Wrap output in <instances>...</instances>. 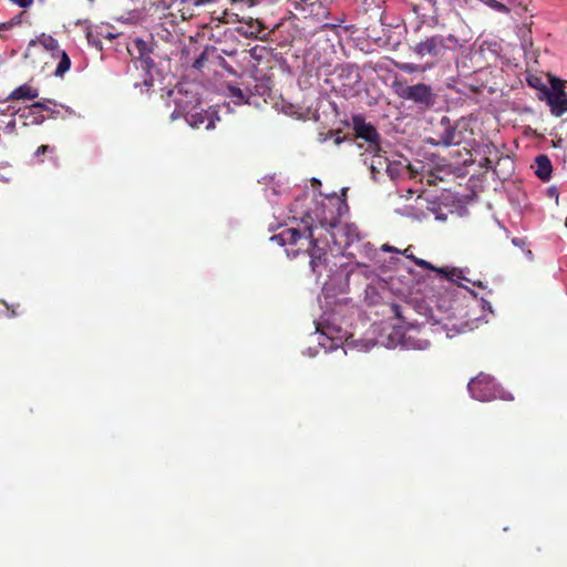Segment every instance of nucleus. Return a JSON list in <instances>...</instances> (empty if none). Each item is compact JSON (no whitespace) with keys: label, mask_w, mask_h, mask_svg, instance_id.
<instances>
[{"label":"nucleus","mask_w":567,"mask_h":567,"mask_svg":"<svg viewBox=\"0 0 567 567\" xmlns=\"http://www.w3.org/2000/svg\"><path fill=\"white\" fill-rule=\"evenodd\" d=\"M89 1H90L91 3H93V2H94V0H89Z\"/></svg>","instance_id":"57"},{"label":"nucleus","mask_w":567,"mask_h":567,"mask_svg":"<svg viewBox=\"0 0 567 567\" xmlns=\"http://www.w3.org/2000/svg\"><path fill=\"white\" fill-rule=\"evenodd\" d=\"M86 38H87V42L91 45H93L100 50L102 49V41L99 39L97 35H94L92 32H87Z\"/></svg>","instance_id":"30"},{"label":"nucleus","mask_w":567,"mask_h":567,"mask_svg":"<svg viewBox=\"0 0 567 567\" xmlns=\"http://www.w3.org/2000/svg\"><path fill=\"white\" fill-rule=\"evenodd\" d=\"M271 194H272V195H277V190H276V188H275V187H271Z\"/></svg>","instance_id":"52"},{"label":"nucleus","mask_w":567,"mask_h":567,"mask_svg":"<svg viewBox=\"0 0 567 567\" xmlns=\"http://www.w3.org/2000/svg\"><path fill=\"white\" fill-rule=\"evenodd\" d=\"M297 2H301V6H303V7H308V3H311V1H310V0H295V1H293V6H295Z\"/></svg>","instance_id":"47"},{"label":"nucleus","mask_w":567,"mask_h":567,"mask_svg":"<svg viewBox=\"0 0 567 567\" xmlns=\"http://www.w3.org/2000/svg\"><path fill=\"white\" fill-rule=\"evenodd\" d=\"M241 25L236 28V32L246 38V39H255L265 41L268 38V33L266 31V25L259 19H254L251 17H243L238 20Z\"/></svg>","instance_id":"9"},{"label":"nucleus","mask_w":567,"mask_h":567,"mask_svg":"<svg viewBox=\"0 0 567 567\" xmlns=\"http://www.w3.org/2000/svg\"><path fill=\"white\" fill-rule=\"evenodd\" d=\"M227 93L226 95L231 99L234 104L240 105L249 102V96L245 94V92L235 86V85H227Z\"/></svg>","instance_id":"22"},{"label":"nucleus","mask_w":567,"mask_h":567,"mask_svg":"<svg viewBox=\"0 0 567 567\" xmlns=\"http://www.w3.org/2000/svg\"><path fill=\"white\" fill-rule=\"evenodd\" d=\"M295 9L306 13L305 18H311L317 22L327 19L330 14L329 9L319 1L308 3V7L301 6V2L295 4Z\"/></svg>","instance_id":"12"},{"label":"nucleus","mask_w":567,"mask_h":567,"mask_svg":"<svg viewBox=\"0 0 567 567\" xmlns=\"http://www.w3.org/2000/svg\"><path fill=\"white\" fill-rule=\"evenodd\" d=\"M312 183H313V184H320V181H319V179H317V178H312Z\"/></svg>","instance_id":"51"},{"label":"nucleus","mask_w":567,"mask_h":567,"mask_svg":"<svg viewBox=\"0 0 567 567\" xmlns=\"http://www.w3.org/2000/svg\"><path fill=\"white\" fill-rule=\"evenodd\" d=\"M65 110H66L69 113H72V110H71L69 106H65Z\"/></svg>","instance_id":"53"},{"label":"nucleus","mask_w":567,"mask_h":567,"mask_svg":"<svg viewBox=\"0 0 567 567\" xmlns=\"http://www.w3.org/2000/svg\"><path fill=\"white\" fill-rule=\"evenodd\" d=\"M153 78L150 73H146V78L144 79L143 83H135V87L141 86L142 92H147L153 86Z\"/></svg>","instance_id":"28"},{"label":"nucleus","mask_w":567,"mask_h":567,"mask_svg":"<svg viewBox=\"0 0 567 567\" xmlns=\"http://www.w3.org/2000/svg\"><path fill=\"white\" fill-rule=\"evenodd\" d=\"M134 45L137 50L142 69L145 70L146 73H150V71L155 66V62L151 56L153 51L152 45L140 38L135 39Z\"/></svg>","instance_id":"14"},{"label":"nucleus","mask_w":567,"mask_h":567,"mask_svg":"<svg viewBox=\"0 0 567 567\" xmlns=\"http://www.w3.org/2000/svg\"><path fill=\"white\" fill-rule=\"evenodd\" d=\"M484 3L488 8L493 9V10H495L497 12H501V13H504V14H508L511 12V9L506 4H504V3H502V2H499L497 0H484Z\"/></svg>","instance_id":"27"},{"label":"nucleus","mask_w":567,"mask_h":567,"mask_svg":"<svg viewBox=\"0 0 567 567\" xmlns=\"http://www.w3.org/2000/svg\"><path fill=\"white\" fill-rule=\"evenodd\" d=\"M535 165H536V169H535L536 176L544 182L549 181L551 177V172H553V166H551V162H550L549 157L545 154L537 155L535 157Z\"/></svg>","instance_id":"16"},{"label":"nucleus","mask_w":567,"mask_h":567,"mask_svg":"<svg viewBox=\"0 0 567 567\" xmlns=\"http://www.w3.org/2000/svg\"><path fill=\"white\" fill-rule=\"evenodd\" d=\"M549 196H554L556 198V202H558V192L556 188L551 187L548 189Z\"/></svg>","instance_id":"45"},{"label":"nucleus","mask_w":567,"mask_h":567,"mask_svg":"<svg viewBox=\"0 0 567 567\" xmlns=\"http://www.w3.org/2000/svg\"><path fill=\"white\" fill-rule=\"evenodd\" d=\"M457 44V38L452 34H436L416 43L413 47V51L420 58L425 55L440 56L443 55L446 50L454 49Z\"/></svg>","instance_id":"5"},{"label":"nucleus","mask_w":567,"mask_h":567,"mask_svg":"<svg viewBox=\"0 0 567 567\" xmlns=\"http://www.w3.org/2000/svg\"><path fill=\"white\" fill-rule=\"evenodd\" d=\"M402 346L405 348H413L417 350H424L429 348L430 342L427 340H413L411 337H403L401 341Z\"/></svg>","instance_id":"25"},{"label":"nucleus","mask_w":567,"mask_h":567,"mask_svg":"<svg viewBox=\"0 0 567 567\" xmlns=\"http://www.w3.org/2000/svg\"><path fill=\"white\" fill-rule=\"evenodd\" d=\"M287 256L296 257L297 256V251H293L292 254H290L289 250H287Z\"/></svg>","instance_id":"50"},{"label":"nucleus","mask_w":567,"mask_h":567,"mask_svg":"<svg viewBox=\"0 0 567 567\" xmlns=\"http://www.w3.org/2000/svg\"><path fill=\"white\" fill-rule=\"evenodd\" d=\"M14 128H16V121H14V120H12V121H10V122L7 124L6 130H7V131H9V132H13V131H14Z\"/></svg>","instance_id":"44"},{"label":"nucleus","mask_w":567,"mask_h":567,"mask_svg":"<svg viewBox=\"0 0 567 567\" xmlns=\"http://www.w3.org/2000/svg\"><path fill=\"white\" fill-rule=\"evenodd\" d=\"M20 8L27 9L33 4V0H10Z\"/></svg>","instance_id":"33"},{"label":"nucleus","mask_w":567,"mask_h":567,"mask_svg":"<svg viewBox=\"0 0 567 567\" xmlns=\"http://www.w3.org/2000/svg\"><path fill=\"white\" fill-rule=\"evenodd\" d=\"M528 84L533 87H539L540 80L538 78L528 79Z\"/></svg>","instance_id":"41"},{"label":"nucleus","mask_w":567,"mask_h":567,"mask_svg":"<svg viewBox=\"0 0 567 567\" xmlns=\"http://www.w3.org/2000/svg\"><path fill=\"white\" fill-rule=\"evenodd\" d=\"M349 207L346 199H341L336 195L328 198V203L317 207L313 212L315 217L309 212H306L301 217V221L307 226H312L316 220L321 228L328 231H333L340 223V218L348 212Z\"/></svg>","instance_id":"1"},{"label":"nucleus","mask_w":567,"mask_h":567,"mask_svg":"<svg viewBox=\"0 0 567 567\" xmlns=\"http://www.w3.org/2000/svg\"><path fill=\"white\" fill-rule=\"evenodd\" d=\"M307 233V239H309V247L307 249V252L310 257V268L312 272L317 276V279H319L323 271L327 270V250L322 247H319L317 244V239L313 238V227L307 226L306 227Z\"/></svg>","instance_id":"8"},{"label":"nucleus","mask_w":567,"mask_h":567,"mask_svg":"<svg viewBox=\"0 0 567 567\" xmlns=\"http://www.w3.org/2000/svg\"><path fill=\"white\" fill-rule=\"evenodd\" d=\"M350 256H354V251H349L348 252Z\"/></svg>","instance_id":"56"},{"label":"nucleus","mask_w":567,"mask_h":567,"mask_svg":"<svg viewBox=\"0 0 567 567\" xmlns=\"http://www.w3.org/2000/svg\"><path fill=\"white\" fill-rule=\"evenodd\" d=\"M415 265L422 267V268H425V269H430V270H433V271H436V272H440L442 275L443 278L447 279V280H451L453 282H456L457 280L460 279H466L463 275H462V270L460 269H456V268H452V269H444V268H436L435 266H433L432 264H430L429 261L424 260V259H421V258H414V261H413Z\"/></svg>","instance_id":"15"},{"label":"nucleus","mask_w":567,"mask_h":567,"mask_svg":"<svg viewBox=\"0 0 567 567\" xmlns=\"http://www.w3.org/2000/svg\"><path fill=\"white\" fill-rule=\"evenodd\" d=\"M373 155L370 162H368V158H363V163L365 165H369L371 177L374 182L378 181V175L381 174L382 171L385 172L389 158L384 155V151L380 147V151L372 150L370 151Z\"/></svg>","instance_id":"13"},{"label":"nucleus","mask_w":567,"mask_h":567,"mask_svg":"<svg viewBox=\"0 0 567 567\" xmlns=\"http://www.w3.org/2000/svg\"><path fill=\"white\" fill-rule=\"evenodd\" d=\"M286 245H296L302 237L307 238L306 229L303 233L296 228H287L284 230Z\"/></svg>","instance_id":"24"},{"label":"nucleus","mask_w":567,"mask_h":567,"mask_svg":"<svg viewBox=\"0 0 567 567\" xmlns=\"http://www.w3.org/2000/svg\"><path fill=\"white\" fill-rule=\"evenodd\" d=\"M47 102L52 105H56L54 100L44 99L42 101L34 102L30 106H24L18 109L14 114H17L20 118L24 120L23 125H40L44 122L45 117L40 112H37L39 109H47Z\"/></svg>","instance_id":"10"},{"label":"nucleus","mask_w":567,"mask_h":567,"mask_svg":"<svg viewBox=\"0 0 567 567\" xmlns=\"http://www.w3.org/2000/svg\"><path fill=\"white\" fill-rule=\"evenodd\" d=\"M385 173L388 174V176L392 181H395L396 178H399L401 176V174H402V164H401V162H391V161H389L386 169H385Z\"/></svg>","instance_id":"26"},{"label":"nucleus","mask_w":567,"mask_h":567,"mask_svg":"<svg viewBox=\"0 0 567 567\" xmlns=\"http://www.w3.org/2000/svg\"><path fill=\"white\" fill-rule=\"evenodd\" d=\"M37 42L43 45L45 50L50 51L52 55H55V53L61 50L58 40L45 33H42L37 40H31L29 45H34Z\"/></svg>","instance_id":"20"},{"label":"nucleus","mask_w":567,"mask_h":567,"mask_svg":"<svg viewBox=\"0 0 567 567\" xmlns=\"http://www.w3.org/2000/svg\"><path fill=\"white\" fill-rule=\"evenodd\" d=\"M334 244L343 246L344 249L354 248L359 254L368 258H372L374 249L370 243H361L363 236L358 226L352 223H347L337 227V231L331 233Z\"/></svg>","instance_id":"3"},{"label":"nucleus","mask_w":567,"mask_h":567,"mask_svg":"<svg viewBox=\"0 0 567 567\" xmlns=\"http://www.w3.org/2000/svg\"><path fill=\"white\" fill-rule=\"evenodd\" d=\"M512 244L516 247H523L525 245V240L523 238L514 237L512 239Z\"/></svg>","instance_id":"40"},{"label":"nucleus","mask_w":567,"mask_h":567,"mask_svg":"<svg viewBox=\"0 0 567 567\" xmlns=\"http://www.w3.org/2000/svg\"><path fill=\"white\" fill-rule=\"evenodd\" d=\"M328 140V136L323 137V138H320L321 142H324Z\"/></svg>","instance_id":"54"},{"label":"nucleus","mask_w":567,"mask_h":567,"mask_svg":"<svg viewBox=\"0 0 567 567\" xmlns=\"http://www.w3.org/2000/svg\"><path fill=\"white\" fill-rule=\"evenodd\" d=\"M50 150H51V147L49 145H41V146L38 147V150L35 151L34 155L38 157V156L47 153Z\"/></svg>","instance_id":"37"},{"label":"nucleus","mask_w":567,"mask_h":567,"mask_svg":"<svg viewBox=\"0 0 567 567\" xmlns=\"http://www.w3.org/2000/svg\"><path fill=\"white\" fill-rule=\"evenodd\" d=\"M391 312L393 313V316L398 319H403V316H402V312H401V306L398 305V303H392L391 305Z\"/></svg>","instance_id":"35"},{"label":"nucleus","mask_w":567,"mask_h":567,"mask_svg":"<svg viewBox=\"0 0 567 567\" xmlns=\"http://www.w3.org/2000/svg\"><path fill=\"white\" fill-rule=\"evenodd\" d=\"M177 95L174 100L175 102V110L172 112L171 114V120L172 121H175L182 116L185 117L187 111H188V106H189V101L186 100V94H184L182 92V90H178L177 91Z\"/></svg>","instance_id":"19"},{"label":"nucleus","mask_w":567,"mask_h":567,"mask_svg":"<svg viewBox=\"0 0 567 567\" xmlns=\"http://www.w3.org/2000/svg\"><path fill=\"white\" fill-rule=\"evenodd\" d=\"M206 60H207V52L205 50L195 59V61L193 63V68L195 70H202Z\"/></svg>","instance_id":"29"},{"label":"nucleus","mask_w":567,"mask_h":567,"mask_svg":"<svg viewBox=\"0 0 567 567\" xmlns=\"http://www.w3.org/2000/svg\"><path fill=\"white\" fill-rule=\"evenodd\" d=\"M545 99L548 97V94H560L564 91V81L558 78H553L550 80V87H547L543 85V89L540 90Z\"/></svg>","instance_id":"23"},{"label":"nucleus","mask_w":567,"mask_h":567,"mask_svg":"<svg viewBox=\"0 0 567 567\" xmlns=\"http://www.w3.org/2000/svg\"><path fill=\"white\" fill-rule=\"evenodd\" d=\"M395 92L401 99L412 101L421 109H430L436 102V94L432 86L424 83L399 85Z\"/></svg>","instance_id":"6"},{"label":"nucleus","mask_w":567,"mask_h":567,"mask_svg":"<svg viewBox=\"0 0 567 567\" xmlns=\"http://www.w3.org/2000/svg\"><path fill=\"white\" fill-rule=\"evenodd\" d=\"M481 305L483 310H488L489 312H493L492 305L489 301L481 299Z\"/></svg>","instance_id":"39"},{"label":"nucleus","mask_w":567,"mask_h":567,"mask_svg":"<svg viewBox=\"0 0 567 567\" xmlns=\"http://www.w3.org/2000/svg\"><path fill=\"white\" fill-rule=\"evenodd\" d=\"M381 249L383 251H388V252H396V254H401V250H399L398 248L393 247V246H390L389 244H384L382 245Z\"/></svg>","instance_id":"36"},{"label":"nucleus","mask_w":567,"mask_h":567,"mask_svg":"<svg viewBox=\"0 0 567 567\" xmlns=\"http://www.w3.org/2000/svg\"><path fill=\"white\" fill-rule=\"evenodd\" d=\"M563 143V138H558L556 142H554L555 147H559Z\"/></svg>","instance_id":"49"},{"label":"nucleus","mask_w":567,"mask_h":567,"mask_svg":"<svg viewBox=\"0 0 567 567\" xmlns=\"http://www.w3.org/2000/svg\"><path fill=\"white\" fill-rule=\"evenodd\" d=\"M53 58H59L60 61L54 71V75L62 78L71 68V60L64 50H59Z\"/></svg>","instance_id":"21"},{"label":"nucleus","mask_w":567,"mask_h":567,"mask_svg":"<svg viewBox=\"0 0 567 567\" xmlns=\"http://www.w3.org/2000/svg\"><path fill=\"white\" fill-rule=\"evenodd\" d=\"M400 69L406 73H413L419 70V66L413 63H405Z\"/></svg>","instance_id":"34"},{"label":"nucleus","mask_w":567,"mask_h":567,"mask_svg":"<svg viewBox=\"0 0 567 567\" xmlns=\"http://www.w3.org/2000/svg\"><path fill=\"white\" fill-rule=\"evenodd\" d=\"M300 202V198H297L296 199V203L292 205V207L290 208V213H296L297 212V206H298V203Z\"/></svg>","instance_id":"48"},{"label":"nucleus","mask_w":567,"mask_h":567,"mask_svg":"<svg viewBox=\"0 0 567 567\" xmlns=\"http://www.w3.org/2000/svg\"><path fill=\"white\" fill-rule=\"evenodd\" d=\"M467 389L473 399L482 402L496 399L505 401L514 400V396L502 389L494 378L483 372L468 382Z\"/></svg>","instance_id":"2"},{"label":"nucleus","mask_w":567,"mask_h":567,"mask_svg":"<svg viewBox=\"0 0 567 567\" xmlns=\"http://www.w3.org/2000/svg\"><path fill=\"white\" fill-rule=\"evenodd\" d=\"M39 96V90L28 84H22L14 89L8 96V100H33Z\"/></svg>","instance_id":"18"},{"label":"nucleus","mask_w":567,"mask_h":567,"mask_svg":"<svg viewBox=\"0 0 567 567\" xmlns=\"http://www.w3.org/2000/svg\"><path fill=\"white\" fill-rule=\"evenodd\" d=\"M317 331H320V323H317Z\"/></svg>","instance_id":"55"},{"label":"nucleus","mask_w":567,"mask_h":567,"mask_svg":"<svg viewBox=\"0 0 567 567\" xmlns=\"http://www.w3.org/2000/svg\"><path fill=\"white\" fill-rule=\"evenodd\" d=\"M351 125L355 137L361 138L369 144V151H380L381 135L373 124L365 121V117L362 114L353 115L351 118Z\"/></svg>","instance_id":"7"},{"label":"nucleus","mask_w":567,"mask_h":567,"mask_svg":"<svg viewBox=\"0 0 567 567\" xmlns=\"http://www.w3.org/2000/svg\"><path fill=\"white\" fill-rule=\"evenodd\" d=\"M186 122L194 128H198L206 121V130L215 128V120H219V116L215 112H204V111H195L190 112L188 109L185 115Z\"/></svg>","instance_id":"11"},{"label":"nucleus","mask_w":567,"mask_h":567,"mask_svg":"<svg viewBox=\"0 0 567 567\" xmlns=\"http://www.w3.org/2000/svg\"><path fill=\"white\" fill-rule=\"evenodd\" d=\"M47 104H49V103L47 102ZM42 110L48 111L50 113L51 117H58L60 114V111H58L55 109H51L49 105H47V109H42Z\"/></svg>","instance_id":"38"},{"label":"nucleus","mask_w":567,"mask_h":567,"mask_svg":"<svg viewBox=\"0 0 567 567\" xmlns=\"http://www.w3.org/2000/svg\"><path fill=\"white\" fill-rule=\"evenodd\" d=\"M491 164H492L491 159L486 157V158L483 159V163L481 164V166L482 167H486V168H491Z\"/></svg>","instance_id":"46"},{"label":"nucleus","mask_w":567,"mask_h":567,"mask_svg":"<svg viewBox=\"0 0 567 567\" xmlns=\"http://www.w3.org/2000/svg\"><path fill=\"white\" fill-rule=\"evenodd\" d=\"M270 241H274L276 244H278L279 246L284 247L286 246V241H285V234H284V230L279 234H276V235H272L270 238H269Z\"/></svg>","instance_id":"31"},{"label":"nucleus","mask_w":567,"mask_h":567,"mask_svg":"<svg viewBox=\"0 0 567 567\" xmlns=\"http://www.w3.org/2000/svg\"><path fill=\"white\" fill-rule=\"evenodd\" d=\"M401 254L413 261L414 258H416L412 252H410V248L404 249L403 251H401Z\"/></svg>","instance_id":"43"},{"label":"nucleus","mask_w":567,"mask_h":567,"mask_svg":"<svg viewBox=\"0 0 567 567\" xmlns=\"http://www.w3.org/2000/svg\"><path fill=\"white\" fill-rule=\"evenodd\" d=\"M462 120L452 121L449 116L441 117L436 126L437 138H429L427 142L432 146H458L463 140V132L461 131Z\"/></svg>","instance_id":"4"},{"label":"nucleus","mask_w":567,"mask_h":567,"mask_svg":"<svg viewBox=\"0 0 567 567\" xmlns=\"http://www.w3.org/2000/svg\"><path fill=\"white\" fill-rule=\"evenodd\" d=\"M348 140H352V138L348 137V136H339V135H337L336 138H334V143L337 145H340L342 142L348 141Z\"/></svg>","instance_id":"42"},{"label":"nucleus","mask_w":567,"mask_h":567,"mask_svg":"<svg viewBox=\"0 0 567 567\" xmlns=\"http://www.w3.org/2000/svg\"><path fill=\"white\" fill-rule=\"evenodd\" d=\"M547 104L550 106V111L554 115L560 116L567 112V93L560 94H548L546 99Z\"/></svg>","instance_id":"17"},{"label":"nucleus","mask_w":567,"mask_h":567,"mask_svg":"<svg viewBox=\"0 0 567 567\" xmlns=\"http://www.w3.org/2000/svg\"><path fill=\"white\" fill-rule=\"evenodd\" d=\"M344 20L343 19H339L337 23H324L321 25V30H331V31H336L341 22H343Z\"/></svg>","instance_id":"32"}]
</instances>
